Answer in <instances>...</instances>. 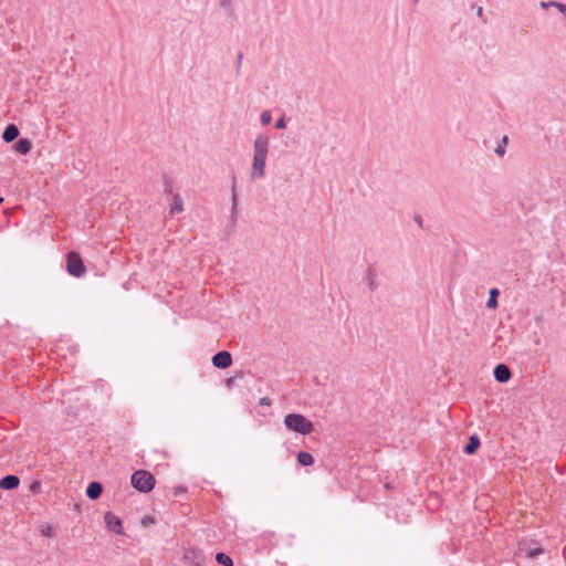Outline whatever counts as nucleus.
Returning <instances> with one entry per match:
<instances>
[{"label": "nucleus", "instance_id": "f257e3e1", "mask_svg": "<svg viewBox=\"0 0 566 566\" xmlns=\"http://www.w3.org/2000/svg\"><path fill=\"white\" fill-rule=\"evenodd\" d=\"M270 138L265 134L256 135L253 142V159L252 170L250 174L251 180L262 179L265 175V165L269 154Z\"/></svg>", "mask_w": 566, "mask_h": 566}, {"label": "nucleus", "instance_id": "1a4fd4ad", "mask_svg": "<svg viewBox=\"0 0 566 566\" xmlns=\"http://www.w3.org/2000/svg\"><path fill=\"white\" fill-rule=\"evenodd\" d=\"M20 479L17 475L8 474L0 479V489L1 490H14L19 486Z\"/></svg>", "mask_w": 566, "mask_h": 566}, {"label": "nucleus", "instance_id": "a878e982", "mask_svg": "<svg viewBox=\"0 0 566 566\" xmlns=\"http://www.w3.org/2000/svg\"><path fill=\"white\" fill-rule=\"evenodd\" d=\"M260 405H262V406H271V399L268 398V397H262L260 399Z\"/></svg>", "mask_w": 566, "mask_h": 566}, {"label": "nucleus", "instance_id": "412c9836", "mask_svg": "<svg viewBox=\"0 0 566 566\" xmlns=\"http://www.w3.org/2000/svg\"><path fill=\"white\" fill-rule=\"evenodd\" d=\"M549 4H552V7H555L556 9H558L559 12H562L564 14L566 13V4L557 2V1H549Z\"/></svg>", "mask_w": 566, "mask_h": 566}, {"label": "nucleus", "instance_id": "6e6552de", "mask_svg": "<svg viewBox=\"0 0 566 566\" xmlns=\"http://www.w3.org/2000/svg\"><path fill=\"white\" fill-rule=\"evenodd\" d=\"M493 375L495 380L499 382H507L512 377L510 368L504 364L496 365L493 370Z\"/></svg>", "mask_w": 566, "mask_h": 566}, {"label": "nucleus", "instance_id": "c756f323", "mask_svg": "<svg viewBox=\"0 0 566 566\" xmlns=\"http://www.w3.org/2000/svg\"><path fill=\"white\" fill-rule=\"evenodd\" d=\"M539 6H541L542 8H544V9H547V8L552 7V4H549V1H548V2L542 1V2L539 3Z\"/></svg>", "mask_w": 566, "mask_h": 566}, {"label": "nucleus", "instance_id": "5701e85b", "mask_svg": "<svg viewBox=\"0 0 566 566\" xmlns=\"http://www.w3.org/2000/svg\"><path fill=\"white\" fill-rule=\"evenodd\" d=\"M285 126H286L285 117H284V116H282L281 118H279V119L276 120V123H275V128H277V129H283V128H285Z\"/></svg>", "mask_w": 566, "mask_h": 566}, {"label": "nucleus", "instance_id": "473e14b6", "mask_svg": "<svg viewBox=\"0 0 566 566\" xmlns=\"http://www.w3.org/2000/svg\"><path fill=\"white\" fill-rule=\"evenodd\" d=\"M233 380H234L233 378H229V379L227 380V385H228V386H231V385L233 384Z\"/></svg>", "mask_w": 566, "mask_h": 566}, {"label": "nucleus", "instance_id": "423d86ee", "mask_svg": "<svg viewBox=\"0 0 566 566\" xmlns=\"http://www.w3.org/2000/svg\"><path fill=\"white\" fill-rule=\"evenodd\" d=\"M212 364L214 367L226 369L232 364V356L227 350H220L212 357Z\"/></svg>", "mask_w": 566, "mask_h": 566}, {"label": "nucleus", "instance_id": "2eb2a0df", "mask_svg": "<svg viewBox=\"0 0 566 566\" xmlns=\"http://www.w3.org/2000/svg\"><path fill=\"white\" fill-rule=\"evenodd\" d=\"M297 462L303 467H307L314 463V458L311 453L301 451L297 454Z\"/></svg>", "mask_w": 566, "mask_h": 566}, {"label": "nucleus", "instance_id": "cd10ccee", "mask_svg": "<svg viewBox=\"0 0 566 566\" xmlns=\"http://www.w3.org/2000/svg\"><path fill=\"white\" fill-rule=\"evenodd\" d=\"M476 15H478L479 18H481L483 22H486V20L484 19V15H483V9H482V7H479V8H478V10H476Z\"/></svg>", "mask_w": 566, "mask_h": 566}, {"label": "nucleus", "instance_id": "393cba45", "mask_svg": "<svg viewBox=\"0 0 566 566\" xmlns=\"http://www.w3.org/2000/svg\"><path fill=\"white\" fill-rule=\"evenodd\" d=\"M220 7H222L224 9H230L231 8V0H221L220 1Z\"/></svg>", "mask_w": 566, "mask_h": 566}, {"label": "nucleus", "instance_id": "c85d7f7f", "mask_svg": "<svg viewBox=\"0 0 566 566\" xmlns=\"http://www.w3.org/2000/svg\"><path fill=\"white\" fill-rule=\"evenodd\" d=\"M242 57H243L242 53H239L238 57H237V71L238 72L240 71Z\"/></svg>", "mask_w": 566, "mask_h": 566}, {"label": "nucleus", "instance_id": "f8f14e48", "mask_svg": "<svg viewBox=\"0 0 566 566\" xmlns=\"http://www.w3.org/2000/svg\"><path fill=\"white\" fill-rule=\"evenodd\" d=\"M32 148V143L28 138H20L14 144V150L21 155H27Z\"/></svg>", "mask_w": 566, "mask_h": 566}, {"label": "nucleus", "instance_id": "ddd939ff", "mask_svg": "<svg viewBox=\"0 0 566 566\" xmlns=\"http://www.w3.org/2000/svg\"><path fill=\"white\" fill-rule=\"evenodd\" d=\"M480 447V439L476 434H473L469 438V442L464 447V452L467 454H473Z\"/></svg>", "mask_w": 566, "mask_h": 566}, {"label": "nucleus", "instance_id": "39448f33", "mask_svg": "<svg viewBox=\"0 0 566 566\" xmlns=\"http://www.w3.org/2000/svg\"><path fill=\"white\" fill-rule=\"evenodd\" d=\"M184 560L189 566H202L205 556L200 549L188 548L184 553Z\"/></svg>", "mask_w": 566, "mask_h": 566}, {"label": "nucleus", "instance_id": "9d476101", "mask_svg": "<svg viewBox=\"0 0 566 566\" xmlns=\"http://www.w3.org/2000/svg\"><path fill=\"white\" fill-rule=\"evenodd\" d=\"M103 492V485L99 482L93 481L86 488V495L91 500H97Z\"/></svg>", "mask_w": 566, "mask_h": 566}, {"label": "nucleus", "instance_id": "f704fd0d", "mask_svg": "<svg viewBox=\"0 0 566 566\" xmlns=\"http://www.w3.org/2000/svg\"><path fill=\"white\" fill-rule=\"evenodd\" d=\"M565 15H566V12H565Z\"/></svg>", "mask_w": 566, "mask_h": 566}, {"label": "nucleus", "instance_id": "bb28decb", "mask_svg": "<svg viewBox=\"0 0 566 566\" xmlns=\"http://www.w3.org/2000/svg\"><path fill=\"white\" fill-rule=\"evenodd\" d=\"M235 210H237V195L233 191V193H232V212H234Z\"/></svg>", "mask_w": 566, "mask_h": 566}, {"label": "nucleus", "instance_id": "b1692460", "mask_svg": "<svg viewBox=\"0 0 566 566\" xmlns=\"http://www.w3.org/2000/svg\"><path fill=\"white\" fill-rule=\"evenodd\" d=\"M185 492H186V488L182 486V485H178V486L174 488V494L176 496H178V495H180V494H182Z\"/></svg>", "mask_w": 566, "mask_h": 566}, {"label": "nucleus", "instance_id": "6ab92c4d", "mask_svg": "<svg viewBox=\"0 0 566 566\" xmlns=\"http://www.w3.org/2000/svg\"><path fill=\"white\" fill-rule=\"evenodd\" d=\"M272 120L270 111H263L260 115V122L263 126H268Z\"/></svg>", "mask_w": 566, "mask_h": 566}, {"label": "nucleus", "instance_id": "aec40b11", "mask_svg": "<svg viewBox=\"0 0 566 566\" xmlns=\"http://www.w3.org/2000/svg\"><path fill=\"white\" fill-rule=\"evenodd\" d=\"M41 482L36 480L30 484L29 490L31 493H39L41 491Z\"/></svg>", "mask_w": 566, "mask_h": 566}, {"label": "nucleus", "instance_id": "7ed1b4c3", "mask_svg": "<svg viewBox=\"0 0 566 566\" xmlns=\"http://www.w3.org/2000/svg\"><path fill=\"white\" fill-rule=\"evenodd\" d=\"M130 483L138 492L148 493L155 488L156 479L146 470H137L132 474Z\"/></svg>", "mask_w": 566, "mask_h": 566}, {"label": "nucleus", "instance_id": "4468645a", "mask_svg": "<svg viewBox=\"0 0 566 566\" xmlns=\"http://www.w3.org/2000/svg\"><path fill=\"white\" fill-rule=\"evenodd\" d=\"M489 294H490V296H489V300L486 302V307L494 310L499 305L497 297L500 295V291L494 287V289L490 290Z\"/></svg>", "mask_w": 566, "mask_h": 566}, {"label": "nucleus", "instance_id": "a211bd4d", "mask_svg": "<svg viewBox=\"0 0 566 566\" xmlns=\"http://www.w3.org/2000/svg\"><path fill=\"white\" fill-rule=\"evenodd\" d=\"M507 143H509V137L506 135H504L501 139V143L495 147L494 153L500 157L504 156V154L506 151L505 148H506Z\"/></svg>", "mask_w": 566, "mask_h": 566}, {"label": "nucleus", "instance_id": "9b49d317", "mask_svg": "<svg viewBox=\"0 0 566 566\" xmlns=\"http://www.w3.org/2000/svg\"><path fill=\"white\" fill-rule=\"evenodd\" d=\"M18 136L19 129L14 124H9L2 134V138L6 143L13 142Z\"/></svg>", "mask_w": 566, "mask_h": 566}, {"label": "nucleus", "instance_id": "7c9ffc66", "mask_svg": "<svg viewBox=\"0 0 566 566\" xmlns=\"http://www.w3.org/2000/svg\"><path fill=\"white\" fill-rule=\"evenodd\" d=\"M153 522H154V520L151 517H145L143 520V524H145V525L148 524V523H153Z\"/></svg>", "mask_w": 566, "mask_h": 566}, {"label": "nucleus", "instance_id": "72a5a7b5", "mask_svg": "<svg viewBox=\"0 0 566 566\" xmlns=\"http://www.w3.org/2000/svg\"><path fill=\"white\" fill-rule=\"evenodd\" d=\"M2 202H3V198H2V197H0V205H1Z\"/></svg>", "mask_w": 566, "mask_h": 566}, {"label": "nucleus", "instance_id": "20e7f679", "mask_svg": "<svg viewBox=\"0 0 566 566\" xmlns=\"http://www.w3.org/2000/svg\"><path fill=\"white\" fill-rule=\"evenodd\" d=\"M66 269L75 277H81L85 273V265L78 253L70 252L67 254Z\"/></svg>", "mask_w": 566, "mask_h": 566}, {"label": "nucleus", "instance_id": "0eeeda50", "mask_svg": "<svg viewBox=\"0 0 566 566\" xmlns=\"http://www.w3.org/2000/svg\"><path fill=\"white\" fill-rule=\"evenodd\" d=\"M104 521L107 528L115 534H123L122 521L118 516L113 514L112 512H106L104 515Z\"/></svg>", "mask_w": 566, "mask_h": 566}, {"label": "nucleus", "instance_id": "2f4dec72", "mask_svg": "<svg viewBox=\"0 0 566 566\" xmlns=\"http://www.w3.org/2000/svg\"><path fill=\"white\" fill-rule=\"evenodd\" d=\"M43 534H44L45 536H50V535H51V528L49 527L45 532H43Z\"/></svg>", "mask_w": 566, "mask_h": 566}, {"label": "nucleus", "instance_id": "f03ea898", "mask_svg": "<svg viewBox=\"0 0 566 566\" xmlns=\"http://www.w3.org/2000/svg\"><path fill=\"white\" fill-rule=\"evenodd\" d=\"M284 426L287 430L306 436L314 431V424L300 413H289L284 418Z\"/></svg>", "mask_w": 566, "mask_h": 566}, {"label": "nucleus", "instance_id": "4be33fe9", "mask_svg": "<svg viewBox=\"0 0 566 566\" xmlns=\"http://www.w3.org/2000/svg\"><path fill=\"white\" fill-rule=\"evenodd\" d=\"M542 553H543L542 548H534V549L528 551L527 556L531 558H534V557L541 555Z\"/></svg>", "mask_w": 566, "mask_h": 566}, {"label": "nucleus", "instance_id": "f3484780", "mask_svg": "<svg viewBox=\"0 0 566 566\" xmlns=\"http://www.w3.org/2000/svg\"><path fill=\"white\" fill-rule=\"evenodd\" d=\"M216 560L218 564L223 565V566H233V562H232L231 557L224 553H217Z\"/></svg>", "mask_w": 566, "mask_h": 566}, {"label": "nucleus", "instance_id": "dca6fc26", "mask_svg": "<svg viewBox=\"0 0 566 566\" xmlns=\"http://www.w3.org/2000/svg\"><path fill=\"white\" fill-rule=\"evenodd\" d=\"M184 210V207H182V199L180 198L179 195H176L174 197V203L170 208V214L174 216L176 213H179Z\"/></svg>", "mask_w": 566, "mask_h": 566}]
</instances>
